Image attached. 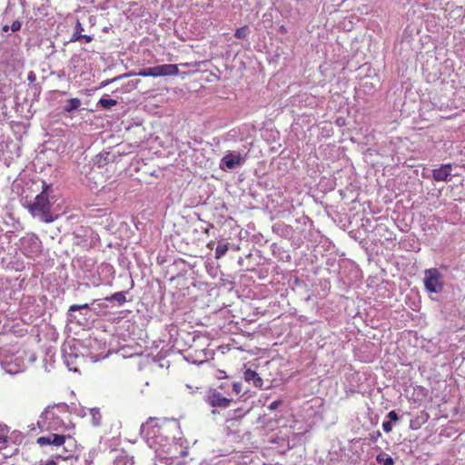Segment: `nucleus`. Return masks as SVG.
Returning a JSON list of instances; mask_svg holds the SVG:
<instances>
[{"label":"nucleus","instance_id":"obj_6","mask_svg":"<svg viewBox=\"0 0 465 465\" xmlns=\"http://www.w3.org/2000/svg\"><path fill=\"white\" fill-rule=\"evenodd\" d=\"M155 447H151L154 449L156 452L162 451L163 453L171 455V457H176V450L178 446L176 443L173 442V440L165 435V432H162L155 439Z\"/></svg>","mask_w":465,"mask_h":465},{"label":"nucleus","instance_id":"obj_10","mask_svg":"<svg viewBox=\"0 0 465 465\" xmlns=\"http://www.w3.org/2000/svg\"><path fill=\"white\" fill-rule=\"evenodd\" d=\"M23 252L27 255L31 256L35 252L39 251L40 241L38 237L35 235L27 236L22 239Z\"/></svg>","mask_w":465,"mask_h":465},{"label":"nucleus","instance_id":"obj_27","mask_svg":"<svg viewBox=\"0 0 465 465\" xmlns=\"http://www.w3.org/2000/svg\"><path fill=\"white\" fill-rule=\"evenodd\" d=\"M387 418L389 419V421H397L399 420V416L398 414L396 413L395 411H391L388 415H387Z\"/></svg>","mask_w":465,"mask_h":465},{"label":"nucleus","instance_id":"obj_39","mask_svg":"<svg viewBox=\"0 0 465 465\" xmlns=\"http://www.w3.org/2000/svg\"><path fill=\"white\" fill-rule=\"evenodd\" d=\"M422 177L429 178V176H428V175H425L424 173L422 174Z\"/></svg>","mask_w":465,"mask_h":465},{"label":"nucleus","instance_id":"obj_34","mask_svg":"<svg viewBox=\"0 0 465 465\" xmlns=\"http://www.w3.org/2000/svg\"><path fill=\"white\" fill-rule=\"evenodd\" d=\"M381 433L380 431H376L375 433H373V434L371 435V439H372L373 440H377L379 437H381Z\"/></svg>","mask_w":465,"mask_h":465},{"label":"nucleus","instance_id":"obj_35","mask_svg":"<svg viewBox=\"0 0 465 465\" xmlns=\"http://www.w3.org/2000/svg\"><path fill=\"white\" fill-rule=\"evenodd\" d=\"M187 453H188V451H187V450H186V449L181 450L179 451V454H180V456H181V457L186 456V455H187Z\"/></svg>","mask_w":465,"mask_h":465},{"label":"nucleus","instance_id":"obj_30","mask_svg":"<svg viewBox=\"0 0 465 465\" xmlns=\"http://www.w3.org/2000/svg\"><path fill=\"white\" fill-rule=\"evenodd\" d=\"M123 76H118V77H115V78H113V79H107V80H104L101 83V87H104L106 85H108L109 84L116 81L117 79H120L122 78Z\"/></svg>","mask_w":465,"mask_h":465},{"label":"nucleus","instance_id":"obj_8","mask_svg":"<svg viewBox=\"0 0 465 465\" xmlns=\"http://www.w3.org/2000/svg\"><path fill=\"white\" fill-rule=\"evenodd\" d=\"M205 401L212 407L227 408L232 402V399L223 396L215 389H210L205 396Z\"/></svg>","mask_w":465,"mask_h":465},{"label":"nucleus","instance_id":"obj_19","mask_svg":"<svg viewBox=\"0 0 465 465\" xmlns=\"http://www.w3.org/2000/svg\"><path fill=\"white\" fill-rule=\"evenodd\" d=\"M228 249H229V243L219 242V244L217 245V247L215 249V258L221 259L223 256L225 255Z\"/></svg>","mask_w":465,"mask_h":465},{"label":"nucleus","instance_id":"obj_15","mask_svg":"<svg viewBox=\"0 0 465 465\" xmlns=\"http://www.w3.org/2000/svg\"><path fill=\"white\" fill-rule=\"evenodd\" d=\"M249 411H245L242 408H238L232 411H228L226 421L238 420L244 417Z\"/></svg>","mask_w":465,"mask_h":465},{"label":"nucleus","instance_id":"obj_32","mask_svg":"<svg viewBox=\"0 0 465 465\" xmlns=\"http://www.w3.org/2000/svg\"><path fill=\"white\" fill-rule=\"evenodd\" d=\"M232 391L236 393V394H239L242 391V385L241 383H238V382H234L232 384Z\"/></svg>","mask_w":465,"mask_h":465},{"label":"nucleus","instance_id":"obj_33","mask_svg":"<svg viewBox=\"0 0 465 465\" xmlns=\"http://www.w3.org/2000/svg\"><path fill=\"white\" fill-rule=\"evenodd\" d=\"M280 405V401H272L270 405H269V410L271 411H274L278 408V406Z\"/></svg>","mask_w":465,"mask_h":465},{"label":"nucleus","instance_id":"obj_13","mask_svg":"<svg viewBox=\"0 0 465 465\" xmlns=\"http://www.w3.org/2000/svg\"><path fill=\"white\" fill-rule=\"evenodd\" d=\"M63 352H64V364L67 366L69 371H78V369H77V367L75 365V361L77 360V356L76 355H73L72 353H67L66 346H64L63 348Z\"/></svg>","mask_w":465,"mask_h":465},{"label":"nucleus","instance_id":"obj_25","mask_svg":"<svg viewBox=\"0 0 465 465\" xmlns=\"http://www.w3.org/2000/svg\"><path fill=\"white\" fill-rule=\"evenodd\" d=\"M8 431L6 428L0 427V446L4 445L7 441V435Z\"/></svg>","mask_w":465,"mask_h":465},{"label":"nucleus","instance_id":"obj_11","mask_svg":"<svg viewBox=\"0 0 465 465\" xmlns=\"http://www.w3.org/2000/svg\"><path fill=\"white\" fill-rule=\"evenodd\" d=\"M451 170L450 163L441 164L439 168L432 170L431 177L436 182H448L451 176Z\"/></svg>","mask_w":465,"mask_h":465},{"label":"nucleus","instance_id":"obj_17","mask_svg":"<svg viewBox=\"0 0 465 465\" xmlns=\"http://www.w3.org/2000/svg\"><path fill=\"white\" fill-rule=\"evenodd\" d=\"M105 301L110 302H116L119 306H122L126 302L125 293L124 292H118L111 296H107L104 298Z\"/></svg>","mask_w":465,"mask_h":465},{"label":"nucleus","instance_id":"obj_21","mask_svg":"<svg viewBox=\"0 0 465 465\" xmlns=\"http://www.w3.org/2000/svg\"><path fill=\"white\" fill-rule=\"evenodd\" d=\"M89 413L92 416V423L94 426H99L101 423V413L98 409H90Z\"/></svg>","mask_w":465,"mask_h":465},{"label":"nucleus","instance_id":"obj_5","mask_svg":"<svg viewBox=\"0 0 465 465\" xmlns=\"http://www.w3.org/2000/svg\"><path fill=\"white\" fill-rule=\"evenodd\" d=\"M423 282L429 292L440 293L443 290V275L436 268L425 270Z\"/></svg>","mask_w":465,"mask_h":465},{"label":"nucleus","instance_id":"obj_7","mask_svg":"<svg viewBox=\"0 0 465 465\" xmlns=\"http://www.w3.org/2000/svg\"><path fill=\"white\" fill-rule=\"evenodd\" d=\"M246 161V156L242 155L239 152L229 151L222 158L220 163V168L223 170H233L237 167L242 166Z\"/></svg>","mask_w":465,"mask_h":465},{"label":"nucleus","instance_id":"obj_18","mask_svg":"<svg viewBox=\"0 0 465 465\" xmlns=\"http://www.w3.org/2000/svg\"><path fill=\"white\" fill-rule=\"evenodd\" d=\"M376 461L379 465H394L393 459L385 452H381L376 456Z\"/></svg>","mask_w":465,"mask_h":465},{"label":"nucleus","instance_id":"obj_23","mask_svg":"<svg viewBox=\"0 0 465 465\" xmlns=\"http://www.w3.org/2000/svg\"><path fill=\"white\" fill-rule=\"evenodd\" d=\"M248 33L249 28L247 26H243L236 30L234 36L239 39H243L247 36Z\"/></svg>","mask_w":465,"mask_h":465},{"label":"nucleus","instance_id":"obj_38","mask_svg":"<svg viewBox=\"0 0 465 465\" xmlns=\"http://www.w3.org/2000/svg\"><path fill=\"white\" fill-rule=\"evenodd\" d=\"M46 465H56V463L54 461H49L46 463Z\"/></svg>","mask_w":465,"mask_h":465},{"label":"nucleus","instance_id":"obj_3","mask_svg":"<svg viewBox=\"0 0 465 465\" xmlns=\"http://www.w3.org/2000/svg\"><path fill=\"white\" fill-rule=\"evenodd\" d=\"M179 74V68L177 64H165L161 65H156L153 67H147L140 70L138 73H130L126 74V76L132 75H139V76H153V77H160V76H171L177 75Z\"/></svg>","mask_w":465,"mask_h":465},{"label":"nucleus","instance_id":"obj_28","mask_svg":"<svg viewBox=\"0 0 465 465\" xmlns=\"http://www.w3.org/2000/svg\"><path fill=\"white\" fill-rule=\"evenodd\" d=\"M21 27H22V23L19 20H15L13 22V24L11 25V30L13 32H17L21 29Z\"/></svg>","mask_w":465,"mask_h":465},{"label":"nucleus","instance_id":"obj_22","mask_svg":"<svg viewBox=\"0 0 465 465\" xmlns=\"http://www.w3.org/2000/svg\"><path fill=\"white\" fill-rule=\"evenodd\" d=\"M108 156H109L108 153H100V154L96 155L95 160H94V163L99 168L104 167L107 163Z\"/></svg>","mask_w":465,"mask_h":465},{"label":"nucleus","instance_id":"obj_36","mask_svg":"<svg viewBox=\"0 0 465 465\" xmlns=\"http://www.w3.org/2000/svg\"><path fill=\"white\" fill-rule=\"evenodd\" d=\"M9 29H11V26H9L7 25H5L2 27V31L5 33L8 32Z\"/></svg>","mask_w":465,"mask_h":465},{"label":"nucleus","instance_id":"obj_20","mask_svg":"<svg viewBox=\"0 0 465 465\" xmlns=\"http://www.w3.org/2000/svg\"><path fill=\"white\" fill-rule=\"evenodd\" d=\"M98 104L103 107L104 109H109L112 106H114L117 104V101L114 99L107 98V97H102L98 101Z\"/></svg>","mask_w":465,"mask_h":465},{"label":"nucleus","instance_id":"obj_12","mask_svg":"<svg viewBox=\"0 0 465 465\" xmlns=\"http://www.w3.org/2000/svg\"><path fill=\"white\" fill-rule=\"evenodd\" d=\"M243 378L248 382H252V384L256 387H262V380L258 375V373L251 369H248L243 373Z\"/></svg>","mask_w":465,"mask_h":465},{"label":"nucleus","instance_id":"obj_24","mask_svg":"<svg viewBox=\"0 0 465 465\" xmlns=\"http://www.w3.org/2000/svg\"><path fill=\"white\" fill-rule=\"evenodd\" d=\"M93 36L91 35H76V34H74L71 41H81V40H84L85 43H90L93 41Z\"/></svg>","mask_w":465,"mask_h":465},{"label":"nucleus","instance_id":"obj_14","mask_svg":"<svg viewBox=\"0 0 465 465\" xmlns=\"http://www.w3.org/2000/svg\"><path fill=\"white\" fill-rule=\"evenodd\" d=\"M272 230L283 237H288L292 232V227L283 223H275L272 227Z\"/></svg>","mask_w":465,"mask_h":465},{"label":"nucleus","instance_id":"obj_29","mask_svg":"<svg viewBox=\"0 0 465 465\" xmlns=\"http://www.w3.org/2000/svg\"><path fill=\"white\" fill-rule=\"evenodd\" d=\"M382 429L385 432L389 433L392 430V425L391 421H384L382 423Z\"/></svg>","mask_w":465,"mask_h":465},{"label":"nucleus","instance_id":"obj_9","mask_svg":"<svg viewBox=\"0 0 465 465\" xmlns=\"http://www.w3.org/2000/svg\"><path fill=\"white\" fill-rule=\"evenodd\" d=\"M66 440H71V438H66L65 436L60 434H49L47 436L39 437L37 439V443L40 446L51 445L59 448L65 443Z\"/></svg>","mask_w":465,"mask_h":465},{"label":"nucleus","instance_id":"obj_26","mask_svg":"<svg viewBox=\"0 0 465 465\" xmlns=\"http://www.w3.org/2000/svg\"><path fill=\"white\" fill-rule=\"evenodd\" d=\"M88 308H89V304H87V303L81 304V305L74 304V305L70 306L68 312H69V313H72L74 312L83 310V309H88Z\"/></svg>","mask_w":465,"mask_h":465},{"label":"nucleus","instance_id":"obj_2","mask_svg":"<svg viewBox=\"0 0 465 465\" xmlns=\"http://www.w3.org/2000/svg\"><path fill=\"white\" fill-rule=\"evenodd\" d=\"M67 412L68 406L65 403L48 407L41 415L42 422L47 430H60L64 427L62 415Z\"/></svg>","mask_w":465,"mask_h":465},{"label":"nucleus","instance_id":"obj_16","mask_svg":"<svg viewBox=\"0 0 465 465\" xmlns=\"http://www.w3.org/2000/svg\"><path fill=\"white\" fill-rule=\"evenodd\" d=\"M82 103L79 98H71L68 101H66V104L64 106V112L65 113H72L74 111H76L80 108Z\"/></svg>","mask_w":465,"mask_h":465},{"label":"nucleus","instance_id":"obj_1","mask_svg":"<svg viewBox=\"0 0 465 465\" xmlns=\"http://www.w3.org/2000/svg\"><path fill=\"white\" fill-rule=\"evenodd\" d=\"M51 187V184L43 182L42 192L35 197L33 203H29L25 205L33 217H37L40 221L46 223L54 221V217L51 213L52 204L49 199Z\"/></svg>","mask_w":465,"mask_h":465},{"label":"nucleus","instance_id":"obj_31","mask_svg":"<svg viewBox=\"0 0 465 465\" xmlns=\"http://www.w3.org/2000/svg\"><path fill=\"white\" fill-rule=\"evenodd\" d=\"M74 30L75 31H74V34H76V35H82L81 33L84 31V28H83L82 24L80 22L76 23Z\"/></svg>","mask_w":465,"mask_h":465},{"label":"nucleus","instance_id":"obj_37","mask_svg":"<svg viewBox=\"0 0 465 465\" xmlns=\"http://www.w3.org/2000/svg\"><path fill=\"white\" fill-rule=\"evenodd\" d=\"M35 79V75L34 74H32V73H31V74L28 75V80H30V81H34Z\"/></svg>","mask_w":465,"mask_h":465},{"label":"nucleus","instance_id":"obj_4","mask_svg":"<svg viewBox=\"0 0 465 465\" xmlns=\"http://www.w3.org/2000/svg\"><path fill=\"white\" fill-rule=\"evenodd\" d=\"M167 429L163 425H160L154 419L150 418L145 423L142 424L140 433L147 442L149 447H155V439L162 432H166Z\"/></svg>","mask_w":465,"mask_h":465}]
</instances>
